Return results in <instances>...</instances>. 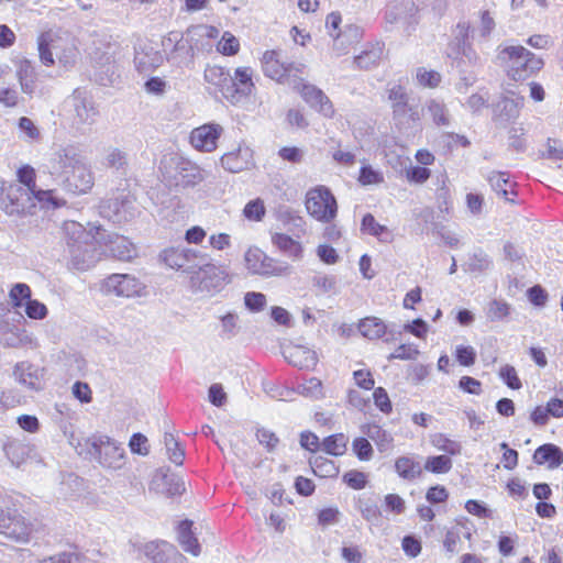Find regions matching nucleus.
Wrapping results in <instances>:
<instances>
[{
	"label": "nucleus",
	"instance_id": "f257e3e1",
	"mask_svg": "<svg viewBox=\"0 0 563 563\" xmlns=\"http://www.w3.org/2000/svg\"><path fill=\"white\" fill-rule=\"evenodd\" d=\"M261 67L269 79L294 88L302 81L306 69L303 63L288 60L278 49L265 51L261 57Z\"/></svg>",
	"mask_w": 563,
	"mask_h": 563
},
{
	"label": "nucleus",
	"instance_id": "f03ea898",
	"mask_svg": "<svg viewBox=\"0 0 563 563\" xmlns=\"http://www.w3.org/2000/svg\"><path fill=\"white\" fill-rule=\"evenodd\" d=\"M501 54L506 60V74L514 81H525L544 66L541 57L520 45L505 47Z\"/></svg>",
	"mask_w": 563,
	"mask_h": 563
},
{
	"label": "nucleus",
	"instance_id": "7ed1b4c3",
	"mask_svg": "<svg viewBox=\"0 0 563 563\" xmlns=\"http://www.w3.org/2000/svg\"><path fill=\"white\" fill-rule=\"evenodd\" d=\"M59 167L65 175L66 188L75 195L87 194L95 184L90 167L76 153L59 156Z\"/></svg>",
	"mask_w": 563,
	"mask_h": 563
},
{
	"label": "nucleus",
	"instance_id": "20e7f679",
	"mask_svg": "<svg viewBox=\"0 0 563 563\" xmlns=\"http://www.w3.org/2000/svg\"><path fill=\"white\" fill-rule=\"evenodd\" d=\"M87 453L108 470H120L125 465L124 448L108 435L93 434L85 440Z\"/></svg>",
	"mask_w": 563,
	"mask_h": 563
},
{
	"label": "nucleus",
	"instance_id": "39448f33",
	"mask_svg": "<svg viewBox=\"0 0 563 563\" xmlns=\"http://www.w3.org/2000/svg\"><path fill=\"white\" fill-rule=\"evenodd\" d=\"M305 208L312 219L321 223L332 222L339 209L334 195L324 185H317L306 192Z\"/></svg>",
	"mask_w": 563,
	"mask_h": 563
},
{
	"label": "nucleus",
	"instance_id": "423d86ee",
	"mask_svg": "<svg viewBox=\"0 0 563 563\" xmlns=\"http://www.w3.org/2000/svg\"><path fill=\"white\" fill-rule=\"evenodd\" d=\"M34 531V525L14 505L0 509V534L7 539L18 543H27Z\"/></svg>",
	"mask_w": 563,
	"mask_h": 563
},
{
	"label": "nucleus",
	"instance_id": "0eeeda50",
	"mask_svg": "<svg viewBox=\"0 0 563 563\" xmlns=\"http://www.w3.org/2000/svg\"><path fill=\"white\" fill-rule=\"evenodd\" d=\"M207 255L201 253L199 250L187 247V246H168L164 249L159 258L170 269L180 271L186 274H190L194 269V265L199 260H203Z\"/></svg>",
	"mask_w": 563,
	"mask_h": 563
},
{
	"label": "nucleus",
	"instance_id": "6e6552de",
	"mask_svg": "<svg viewBox=\"0 0 563 563\" xmlns=\"http://www.w3.org/2000/svg\"><path fill=\"white\" fill-rule=\"evenodd\" d=\"M302 100L320 115L332 119L335 115V108L330 98L317 86L300 81L295 86Z\"/></svg>",
	"mask_w": 563,
	"mask_h": 563
},
{
	"label": "nucleus",
	"instance_id": "1a4fd4ad",
	"mask_svg": "<svg viewBox=\"0 0 563 563\" xmlns=\"http://www.w3.org/2000/svg\"><path fill=\"white\" fill-rule=\"evenodd\" d=\"M245 264L253 274L264 276H279L286 268L279 266L276 261L267 256L260 247H249L244 255Z\"/></svg>",
	"mask_w": 563,
	"mask_h": 563
},
{
	"label": "nucleus",
	"instance_id": "9d476101",
	"mask_svg": "<svg viewBox=\"0 0 563 563\" xmlns=\"http://www.w3.org/2000/svg\"><path fill=\"white\" fill-rule=\"evenodd\" d=\"M223 132L220 124L206 123L195 128L189 135L192 147L199 152L211 153L217 150L218 141Z\"/></svg>",
	"mask_w": 563,
	"mask_h": 563
},
{
	"label": "nucleus",
	"instance_id": "9b49d317",
	"mask_svg": "<svg viewBox=\"0 0 563 563\" xmlns=\"http://www.w3.org/2000/svg\"><path fill=\"white\" fill-rule=\"evenodd\" d=\"M144 555L152 563H184L185 558L176 547L164 540L150 541L143 547Z\"/></svg>",
	"mask_w": 563,
	"mask_h": 563
},
{
	"label": "nucleus",
	"instance_id": "f8f14e48",
	"mask_svg": "<svg viewBox=\"0 0 563 563\" xmlns=\"http://www.w3.org/2000/svg\"><path fill=\"white\" fill-rule=\"evenodd\" d=\"M102 291L118 297H133L140 292V283L128 274H112L103 280Z\"/></svg>",
	"mask_w": 563,
	"mask_h": 563
},
{
	"label": "nucleus",
	"instance_id": "ddd939ff",
	"mask_svg": "<svg viewBox=\"0 0 563 563\" xmlns=\"http://www.w3.org/2000/svg\"><path fill=\"white\" fill-rule=\"evenodd\" d=\"M220 161L223 168L230 173H241L255 166L253 150L245 144L224 153Z\"/></svg>",
	"mask_w": 563,
	"mask_h": 563
},
{
	"label": "nucleus",
	"instance_id": "4468645a",
	"mask_svg": "<svg viewBox=\"0 0 563 563\" xmlns=\"http://www.w3.org/2000/svg\"><path fill=\"white\" fill-rule=\"evenodd\" d=\"M27 192L18 184L0 181V209L8 214L19 213L24 207Z\"/></svg>",
	"mask_w": 563,
	"mask_h": 563
},
{
	"label": "nucleus",
	"instance_id": "2eb2a0df",
	"mask_svg": "<svg viewBox=\"0 0 563 563\" xmlns=\"http://www.w3.org/2000/svg\"><path fill=\"white\" fill-rule=\"evenodd\" d=\"M199 260L190 271L189 279L194 286L209 289L214 286V280L219 277L220 271L216 264L210 261Z\"/></svg>",
	"mask_w": 563,
	"mask_h": 563
},
{
	"label": "nucleus",
	"instance_id": "dca6fc26",
	"mask_svg": "<svg viewBox=\"0 0 563 563\" xmlns=\"http://www.w3.org/2000/svg\"><path fill=\"white\" fill-rule=\"evenodd\" d=\"M271 241L278 252L291 262H300L305 256L302 243L287 233L275 232L272 234Z\"/></svg>",
	"mask_w": 563,
	"mask_h": 563
},
{
	"label": "nucleus",
	"instance_id": "f3484780",
	"mask_svg": "<svg viewBox=\"0 0 563 563\" xmlns=\"http://www.w3.org/2000/svg\"><path fill=\"white\" fill-rule=\"evenodd\" d=\"M286 361L300 369H313L318 364L317 353L303 345H290L284 351Z\"/></svg>",
	"mask_w": 563,
	"mask_h": 563
},
{
	"label": "nucleus",
	"instance_id": "a211bd4d",
	"mask_svg": "<svg viewBox=\"0 0 563 563\" xmlns=\"http://www.w3.org/2000/svg\"><path fill=\"white\" fill-rule=\"evenodd\" d=\"M388 100L391 102L395 118L404 117L409 112V117L412 121L419 120V113L409 106L408 95L402 86L396 85L388 89Z\"/></svg>",
	"mask_w": 563,
	"mask_h": 563
},
{
	"label": "nucleus",
	"instance_id": "6ab92c4d",
	"mask_svg": "<svg viewBox=\"0 0 563 563\" xmlns=\"http://www.w3.org/2000/svg\"><path fill=\"white\" fill-rule=\"evenodd\" d=\"M394 470L404 481H416L423 475V466L413 455H401L395 460Z\"/></svg>",
	"mask_w": 563,
	"mask_h": 563
},
{
	"label": "nucleus",
	"instance_id": "aec40b11",
	"mask_svg": "<svg viewBox=\"0 0 563 563\" xmlns=\"http://www.w3.org/2000/svg\"><path fill=\"white\" fill-rule=\"evenodd\" d=\"M532 460L537 465L558 468L563 464V451L553 443H545L536 449Z\"/></svg>",
	"mask_w": 563,
	"mask_h": 563
},
{
	"label": "nucleus",
	"instance_id": "412c9836",
	"mask_svg": "<svg viewBox=\"0 0 563 563\" xmlns=\"http://www.w3.org/2000/svg\"><path fill=\"white\" fill-rule=\"evenodd\" d=\"M15 76L22 91L24 93L32 95L37 80V74L32 63L27 59L19 60L16 64Z\"/></svg>",
	"mask_w": 563,
	"mask_h": 563
},
{
	"label": "nucleus",
	"instance_id": "4be33fe9",
	"mask_svg": "<svg viewBox=\"0 0 563 563\" xmlns=\"http://www.w3.org/2000/svg\"><path fill=\"white\" fill-rule=\"evenodd\" d=\"M488 181L497 195L501 196L505 200L514 201L516 196L515 184L509 179L507 173L493 172L488 177Z\"/></svg>",
	"mask_w": 563,
	"mask_h": 563
},
{
	"label": "nucleus",
	"instance_id": "5701e85b",
	"mask_svg": "<svg viewBox=\"0 0 563 563\" xmlns=\"http://www.w3.org/2000/svg\"><path fill=\"white\" fill-rule=\"evenodd\" d=\"M360 333L368 340H378L387 332L386 323L377 317H365L357 323Z\"/></svg>",
	"mask_w": 563,
	"mask_h": 563
},
{
	"label": "nucleus",
	"instance_id": "b1692460",
	"mask_svg": "<svg viewBox=\"0 0 563 563\" xmlns=\"http://www.w3.org/2000/svg\"><path fill=\"white\" fill-rule=\"evenodd\" d=\"M232 84L236 93L250 96L255 89L253 69L251 67H238L234 70Z\"/></svg>",
	"mask_w": 563,
	"mask_h": 563
},
{
	"label": "nucleus",
	"instance_id": "393cba45",
	"mask_svg": "<svg viewBox=\"0 0 563 563\" xmlns=\"http://www.w3.org/2000/svg\"><path fill=\"white\" fill-rule=\"evenodd\" d=\"M192 522L184 520L178 526V542L186 552L192 555L200 553V544L191 531Z\"/></svg>",
	"mask_w": 563,
	"mask_h": 563
},
{
	"label": "nucleus",
	"instance_id": "a878e982",
	"mask_svg": "<svg viewBox=\"0 0 563 563\" xmlns=\"http://www.w3.org/2000/svg\"><path fill=\"white\" fill-rule=\"evenodd\" d=\"M464 529H466L465 521L455 520L454 523L445 530L443 547L448 552L454 553L457 551Z\"/></svg>",
	"mask_w": 563,
	"mask_h": 563
},
{
	"label": "nucleus",
	"instance_id": "bb28decb",
	"mask_svg": "<svg viewBox=\"0 0 563 563\" xmlns=\"http://www.w3.org/2000/svg\"><path fill=\"white\" fill-rule=\"evenodd\" d=\"M422 466L423 472L441 475L446 474L452 470L453 462L449 455H429Z\"/></svg>",
	"mask_w": 563,
	"mask_h": 563
},
{
	"label": "nucleus",
	"instance_id": "cd10ccee",
	"mask_svg": "<svg viewBox=\"0 0 563 563\" xmlns=\"http://www.w3.org/2000/svg\"><path fill=\"white\" fill-rule=\"evenodd\" d=\"M309 464L313 474L321 478L335 477L339 474V468L332 460L323 456H314L309 460Z\"/></svg>",
	"mask_w": 563,
	"mask_h": 563
},
{
	"label": "nucleus",
	"instance_id": "c85d7f7f",
	"mask_svg": "<svg viewBox=\"0 0 563 563\" xmlns=\"http://www.w3.org/2000/svg\"><path fill=\"white\" fill-rule=\"evenodd\" d=\"M431 444L438 450L443 452L442 455H449L451 459L452 456H456L461 454L462 446L461 444L449 438L448 435L443 433H437L432 435L431 438Z\"/></svg>",
	"mask_w": 563,
	"mask_h": 563
},
{
	"label": "nucleus",
	"instance_id": "c756f323",
	"mask_svg": "<svg viewBox=\"0 0 563 563\" xmlns=\"http://www.w3.org/2000/svg\"><path fill=\"white\" fill-rule=\"evenodd\" d=\"M205 79L207 82L214 86L220 91H223L224 87L228 85L230 80V74L229 70H227L222 66H208L205 69Z\"/></svg>",
	"mask_w": 563,
	"mask_h": 563
},
{
	"label": "nucleus",
	"instance_id": "7c9ffc66",
	"mask_svg": "<svg viewBox=\"0 0 563 563\" xmlns=\"http://www.w3.org/2000/svg\"><path fill=\"white\" fill-rule=\"evenodd\" d=\"M347 438L343 433L331 434L323 439L322 449L330 455L341 456L345 453Z\"/></svg>",
	"mask_w": 563,
	"mask_h": 563
},
{
	"label": "nucleus",
	"instance_id": "2f4dec72",
	"mask_svg": "<svg viewBox=\"0 0 563 563\" xmlns=\"http://www.w3.org/2000/svg\"><path fill=\"white\" fill-rule=\"evenodd\" d=\"M54 44V36L51 32L42 33L37 38V48L40 54V59L42 64L47 67L54 65L55 60L52 53V46Z\"/></svg>",
	"mask_w": 563,
	"mask_h": 563
},
{
	"label": "nucleus",
	"instance_id": "473e14b6",
	"mask_svg": "<svg viewBox=\"0 0 563 563\" xmlns=\"http://www.w3.org/2000/svg\"><path fill=\"white\" fill-rule=\"evenodd\" d=\"M356 509L368 522L378 521L382 512L377 504L369 497H360L356 501Z\"/></svg>",
	"mask_w": 563,
	"mask_h": 563
},
{
	"label": "nucleus",
	"instance_id": "72a5a7b5",
	"mask_svg": "<svg viewBox=\"0 0 563 563\" xmlns=\"http://www.w3.org/2000/svg\"><path fill=\"white\" fill-rule=\"evenodd\" d=\"M32 290L27 284L18 283L13 285L9 291L10 303L13 309L18 310L31 299Z\"/></svg>",
	"mask_w": 563,
	"mask_h": 563
},
{
	"label": "nucleus",
	"instance_id": "f704fd0d",
	"mask_svg": "<svg viewBox=\"0 0 563 563\" xmlns=\"http://www.w3.org/2000/svg\"><path fill=\"white\" fill-rule=\"evenodd\" d=\"M216 48L223 56H235L241 49V44L235 35L225 31L217 43Z\"/></svg>",
	"mask_w": 563,
	"mask_h": 563
},
{
	"label": "nucleus",
	"instance_id": "c9c22d12",
	"mask_svg": "<svg viewBox=\"0 0 563 563\" xmlns=\"http://www.w3.org/2000/svg\"><path fill=\"white\" fill-rule=\"evenodd\" d=\"M18 181L25 186L26 192L31 195L37 189L36 186V172L30 165H23L16 170Z\"/></svg>",
	"mask_w": 563,
	"mask_h": 563
},
{
	"label": "nucleus",
	"instance_id": "e433bc0d",
	"mask_svg": "<svg viewBox=\"0 0 563 563\" xmlns=\"http://www.w3.org/2000/svg\"><path fill=\"white\" fill-rule=\"evenodd\" d=\"M165 445L167 449L168 459L176 465H181L185 460V451L180 443L172 435H165Z\"/></svg>",
	"mask_w": 563,
	"mask_h": 563
},
{
	"label": "nucleus",
	"instance_id": "4c0bfd02",
	"mask_svg": "<svg viewBox=\"0 0 563 563\" xmlns=\"http://www.w3.org/2000/svg\"><path fill=\"white\" fill-rule=\"evenodd\" d=\"M265 212L266 209L264 202L260 198L249 201L243 209V216L247 220L255 222L262 221L265 216Z\"/></svg>",
	"mask_w": 563,
	"mask_h": 563
},
{
	"label": "nucleus",
	"instance_id": "58836bf2",
	"mask_svg": "<svg viewBox=\"0 0 563 563\" xmlns=\"http://www.w3.org/2000/svg\"><path fill=\"white\" fill-rule=\"evenodd\" d=\"M354 384L365 391L373 390L375 388V378L369 368H361L353 372Z\"/></svg>",
	"mask_w": 563,
	"mask_h": 563
},
{
	"label": "nucleus",
	"instance_id": "ea45409f",
	"mask_svg": "<svg viewBox=\"0 0 563 563\" xmlns=\"http://www.w3.org/2000/svg\"><path fill=\"white\" fill-rule=\"evenodd\" d=\"M373 401L380 412L385 415L393 412V402L384 387L379 386L373 389Z\"/></svg>",
	"mask_w": 563,
	"mask_h": 563
},
{
	"label": "nucleus",
	"instance_id": "a19ab883",
	"mask_svg": "<svg viewBox=\"0 0 563 563\" xmlns=\"http://www.w3.org/2000/svg\"><path fill=\"white\" fill-rule=\"evenodd\" d=\"M405 177L410 184H424L431 177V170L428 167L416 165L405 169Z\"/></svg>",
	"mask_w": 563,
	"mask_h": 563
},
{
	"label": "nucleus",
	"instance_id": "79ce46f5",
	"mask_svg": "<svg viewBox=\"0 0 563 563\" xmlns=\"http://www.w3.org/2000/svg\"><path fill=\"white\" fill-rule=\"evenodd\" d=\"M510 313V306L506 301L493 300L488 305L487 317L492 321H499L506 319Z\"/></svg>",
	"mask_w": 563,
	"mask_h": 563
},
{
	"label": "nucleus",
	"instance_id": "37998d69",
	"mask_svg": "<svg viewBox=\"0 0 563 563\" xmlns=\"http://www.w3.org/2000/svg\"><path fill=\"white\" fill-rule=\"evenodd\" d=\"M416 77L418 84L424 88H437L441 82V75L438 71L426 68H418Z\"/></svg>",
	"mask_w": 563,
	"mask_h": 563
},
{
	"label": "nucleus",
	"instance_id": "c03bdc74",
	"mask_svg": "<svg viewBox=\"0 0 563 563\" xmlns=\"http://www.w3.org/2000/svg\"><path fill=\"white\" fill-rule=\"evenodd\" d=\"M449 496V490L441 484L432 485L426 492V500L431 505L445 504Z\"/></svg>",
	"mask_w": 563,
	"mask_h": 563
},
{
	"label": "nucleus",
	"instance_id": "a18cd8bd",
	"mask_svg": "<svg viewBox=\"0 0 563 563\" xmlns=\"http://www.w3.org/2000/svg\"><path fill=\"white\" fill-rule=\"evenodd\" d=\"M419 350L415 344L405 343L400 344L395 351L388 356V360H402V361H413L419 355Z\"/></svg>",
	"mask_w": 563,
	"mask_h": 563
},
{
	"label": "nucleus",
	"instance_id": "49530a36",
	"mask_svg": "<svg viewBox=\"0 0 563 563\" xmlns=\"http://www.w3.org/2000/svg\"><path fill=\"white\" fill-rule=\"evenodd\" d=\"M499 377L504 380V383L514 390H518L522 387V383L517 374V371L511 365H504L500 367Z\"/></svg>",
	"mask_w": 563,
	"mask_h": 563
},
{
	"label": "nucleus",
	"instance_id": "de8ad7c7",
	"mask_svg": "<svg viewBox=\"0 0 563 563\" xmlns=\"http://www.w3.org/2000/svg\"><path fill=\"white\" fill-rule=\"evenodd\" d=\"M352 449L358 460L368 461L373 456V448L369 441L366 438L360 437L355 438L352 442Z\"/></svg>",
	"mask_w": 563,
	"mask_h": 563
},
{
	"label": "nucleus",
	"instance_id": "09e8293b",
	"mask_svg": "<svg viewBox=\"0 0 563 563\" xmlns=\"http://www.w3.org/2000/svg\"><path fill=\"white\" fill-rule=\"evenodd\" d=\"M33 198L36 199L40 203H45L48 206H52L54 208L64 207L66 205V201L60 198L55 197L54 190H43V189H36L32 194Z\"/></svg>",
	"mask_w": 563,
	"mask_h": 563
},
{
	"label": "nucleus",
	"instance_id": "8fccbe9b",
	"mask_svg": "<svg viewBox=\"0 0 563 563\" xmlns=\"http://www.w3.org/2000/svg\"><path fill=\"white\" fill-rule=\"evenodd\" d=\"M384 181L380 172L373 169L371 166H362L358 175V183L363 186L377 185Z\"/></svg>",
	"mask_w": 563,
	"mask_h": 563
},
{
	"label": "nucleus",
	"instance_id": "3c124183",
	"mask_svg": "<svg viewBox=\"0 0 563 563\" xmlns=\"http://www.w3.org/2000/svg\"><path fill=\"white\" fill-rule=\"evenodd\" d=\"M455 360L462 366L470 367L475 364L476 352L473 346L459 345L455 349Z\"/></svg>",
	"mask_w": 563,
	"mask_h": 563
},
{
	"label": "nucleus",
	"instance_id": "603ef678",
	"mask_svg": "<svg viewBox=\"0 0 563 563\" xmlns=\"http://www.w3.org/2000/svg\"><path fill=\"white\" fill-rule=\"evenodd\" d=\"M129 448L132 453L139 454V455H147L150 453L148 448V440L147 438L142 433H134L130 438L129 441Z\"/></svg>",
	"mask_w": 563,
	"mask_h": 563
},
{
	"label": "nucleus",
	"instance_id": "864d4df0",
	"mask_svg": "<svg viewBox=\"0 0 563 563\" xmlns=\"http://www.w3.org/2000/svg\"><path fill=\"white\" fill-rule=\"evenodd\" d=\"M343 482L352 489H363L367 484L366 475L360 471H349L343 475Z\"/></svg>",
	"mask_w": 563,
	"mask_h": 563
},
{
	"label": "nucleus",
	"instance_id": "5fc2aeb1",
	"mask_svg": "<svg viewBox=\"0 0 563 563\" xmlns=\"http://www.w3.org/2000/svg\"><path fill=\"white\" fill-rule=\"evenodd\" d=\"M25 313L30 319L42 320L47 316V308L43 302L30 299L25 302Z\"/></svg>",
	"mask_w": 563,
	"mask_h": 563
},
{
	"label": "nucleus",
	"instance_id": "6e6d98bb",
	"mask_svg": "<svg viewBox=\"0 0 563 563\" xmlns=\"http://www.w3.org/2000/svg\"><path fill=\"white\" fill-rule=\"evenodd\" d=\"M278 156L284 162L299 164L303 159V151L297 146H284L278 150Z\"/></svg>",
	"mask_w": 563,
	"mask_h": 563
},
{
	"label": "nucleus",
	"instance_id": "4d7b16f0",
	"mask_svg": "<svg viewBox=\"0 0 563 563\" xmlns=\"http://www.w3.org/2000/svg\"><path fill=\"white\" fill-rule=\"evenodd\" d=\"M362 432L375 442H389L391 439L387 432L376 423H366L362 427Z\"/></svg>",
	"mask_w": 563,
	"mask_h": 563
},
{
	"label": "nucleus",
	"instance_id": "13d9d810",
	"mask_svg": "<svg viewBox=\"0 0 563 563\" xmlns=\"http://www.w3.org/2000/svg\"><path fill=\"white\" fill-rule=\"evenodd\" d=\"M362 229L374 236H382L387 232L386 227L379 224L371 213L363 217Z\"/></svg>",
	"mask_w": 563,
	"mask_h": 563
},
{
	"label": "nucleus",
	"instance_id": "bf43d9fd",
	"mask_svg": "<svg viewBox=\"0 0 563 563\" xmlns=\"http://www.w3.org/2000/svg\"><path fill=\"white\" fill-rule=\"evenodd\" d=\"M507 493L515 499H525L528 496V490L525 484L518 477H511L506 484Z\"/></svg>",
	"mask_w": 563,
	"mask_h": 563
},
{
	"label": "nucleus",
	"instance_id": "052dcab7",
	"mask_svg": "<svg viewBox=\"0 0 563 563\" xmlns=\"http://www.w3.org/2000/svg\"><path fill=\"white\" fill-rule=\"evenodd\" d=\"M500 448L504 450L501 463L505 470L512 471L518 466L519 454L515 449H510L507 443L503 442Z\"/></svg>",
	"mask_w": 563,
	"mask_h": 563
},
{
	"label": "nucleus",
	"instance_id": "680f3d73",
	"mask_svg": "<svg viewBox=\"0 0 563 563\" xmlns=\"http://www.w3.org/2000/svg\"><path fill=\"white\" fill-rule=\"evenodd\" d=\"M465 509L468 514H471L475 517L482 518V519L493 517V511L489 510L484 504H482L481 501H478L476 499H468L465 503Z\"/></svg>",
	"mask_w": 563,
	"mask_h": 563
},
{
	"label": "nucleus",
	"instance_id": "e2e57ef3",
	"mask_svg": "<svg viewBox=\"0 0 563 563\" xmlns=\"http://www.w3.org/2000/svg\"><path fill=\"white\" fill-rule=\"evenodd\" d=\"M401 548L406 555L417 558L421 551V541L412 536H405L401 540Z\"/></svg>",
	"mask_w": 563,
	"mask_h": 563
},
{
	"label": "nucleus",
	"instance_id": "0e129e2a",
	"mask_svg": "<svg viewBox=\"0 0 563 563\" xmlns=\"http://www.w3.org/2000/svg\"><path fill=\"white\" fill-rule=\"evenodd\" d=\"M244 303L252 311H261L266 306V297L262 292L250 291L244 296Z\"/></svg>",
	"mask_w": 563,
	"mask_h": 563
},
{
	"label": "nucleus",
	"instance_id": "69168bd1",
	"mask_svg": "<svg viewBox=\"0 0 563 563\" xmlns=\"http://www.w3.org/2000/svg\"><path fill=\"white\" fill-rule=\"evenodd\" d=\"M302 391L306 396L313 398L323 397L322 382L317 377H311L302 384Z\"/></svg>",
	"mask_w": 563,
	"mask_h": 563
},
{
	"label": "nucleus",
	"instance_id": "338daca9",
	"mask_svg": "<svg viewBox=\"0 0 563 563\" xmlns=\"http://www.w3.org/2000/svg\"><path fill=\"white\" fill-rule=\"evenodd\" d=\"M73 395L82 404H89L92 401V390L87 383L76 382L73 385Z\"/></svg>",
	"mask_w": 563,
	"mask_h": 563
},
{
	"label": "nucleus",
	"instance_id": "774afa93",
	"mask_svg": "<svg viewBox=\"0 0 563 563\" xmlns=\"http://www.w3.org/2000/svg\"><path fill=\"white\" fill-rule=\"evenodd\" d=\"M459 387L467 394L479 395L482 393V383L471 376H462L459 380Z\"/></svg>",
	"mask_w": 563,
	"mask_h": 563
}]
</instances>
